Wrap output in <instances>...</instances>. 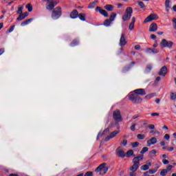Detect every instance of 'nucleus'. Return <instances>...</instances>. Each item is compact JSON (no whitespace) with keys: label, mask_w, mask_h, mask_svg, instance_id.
Instances as JSON below:
<instances>
[{"label":"nucleus","mask_w":176,"mask_h":176,"mask_svg":"<svg viewBox=\"0 0 176 176\" xmlns=\"http://www.w3.org/2000/svg\"><path fill=\"white\" fill-rule=\"evenodd\" d=\"M46 1L47 3L45 5V8L47 10L52 11V18L54 20H57L59 17L61 16L62 11L61 7L58 6L54 9L55 6H57V3H58V0H43Z\"/></svg>","instance_id":"1"},{"label":"nucleus","mask_w":176,"mask_h":176,"mask_svg":"<svg viewBox=\"0 0 176 176\" xmlns=\"http://www.w3.org/2000/svg\"><path fill=\"white\" fill-rule=\"evenodd\" d=\"M141 160H144V155L134 157L132 160L133 164L129 168L130 171H137L140 167V162Z\"/></svg>","instance_id":"2"},{"label":"nucleus","mask_w":176,"mask_h":176,"mask_svg":"<svg viewBox=\"0 0 176 176\" xmlns=\"http://www.w3.org/2000/svg\"><path fill=\"white\" fill-rule=\"evenodd\" d=\"M96 173H99V175H104L108 172V167L107 163H102L95 170Z\"/></svg>","instance_id":"3"},{"label":"nucleus","mask_w":176,"mask_h":176,"mask_svg":"<svg viewBox=\"0 0 176 176\" xmlns=\"http://www.w3.org/2000/svg\"><path fill=\"white\" fill-rule=\"evenodd\" d=\"M129 100L133 104H140L142 102V98L135 94H132L129 96Z\"/></svg>","instance_id":"4"},{"label":"nucleus","mask_w":176,"mask_h":176,"mask_svg":"<svg viewBox=\"0 0 176 176\" xmlns=\"http://www.w3.org/2000/svg\"><path fill=\"white\" fill-rule=\"evenodd\" d=\"M133 14V8L127 7L124 15L122 16L123 21H129L131 19V15Z\"/></svg>","instance_id":"5"},{"label":"nucleus","mask_w":176,"mask_h":176,"mask_svg":"<svg viewBox=\"0 0 176 176\" xmlns=\"http://www.w3.org/2000/svg\"><path fill=\"white\" fill-rule=\"evenodd\" d=\"M113 118L116 123L123 122V118L120 113V110H116L113 112Z\"/></svg>","instance_id":"6"},{"label":"nucleus","mask_w":176,"mask_h":176,"mask_svg":"<svg viewBox=\"0 0 176 176\" xmlns=\"http://www.w3.org/2000/svg\"><path fill=\"white\" fill-rule=\"evenodd\" d=\"M160 45L162 49H164V47H168L169 49H171V47H173V45H174V43H173V41H168L164 38L162 40Z\"/></svg>","instance_id":"7"},{"label":"nucleus","mask_w":176,"mask_h":176,"mask_svg":"<svg viewBox=\"0 0 176 176\" xmlns=\"http://www.w3.org/2000/svg\"><path fill=\"white\" fill-rule=\"evenodd\" d=\"M159 19V16L156 14H151L148 16H147L144 23H149L150 21H153L155 20H157Z\"/></svg>","instance_id":"8"},{"label":"nucleus","mask_w":176,"mask_h":176,"mask_svg":"<svg viewBox=\"0 0 176 176\" xmlns=\"http://www.w3.org/2000/svg\"><path fill=\"white\" fill-rule=\"evenodd\" d=\"M96 12H98L99 13H100V14H102V16H104V17H108L109 16L108 12L105 10L101 8V7L99 6L96 7Z\"/></svg>","instance_id":"9"},{"label":"nucleus","mask_w":176,"mask_h":176,"mask_svg":"<svg viewBox=\"0 0 176 176\" xmlns=\"http://www.w3.org/2000/svg\"><path fill=\"white\" fill-rule=\"evenodd\" d=\"M168 72V69H167V67L166 66H163L159 73L158 75H160V76H165L166 75H167V72Z\"/></svg>","instance_id":"10"},{"label":"nucleus","mask_w":176,"mask_h":176,"mask_svg":"<svg viewBox=\"0 0 176 176\" xmlns=\"http://www.w3.org/2000/svg\"><path fill=\"white\" fill-rule=\"evenodd\" d=\"M119 133H120V131H114L113 132H111L109 135V136H107L105 138V141H109L111 140V138H113L115 137H116V135H118V134H119Z\"/></svg>","instance_id":"11"},{"label":"nucleus","mask_w":176,"mask_h":176,"mask_svg":"<svg viewBox=\"0 0 176 176\" xmlns=\"http://www.w3.org/2000/svg\"><path fill=\"white\" fill-rule=\"evenodd\" d=\"M133 93L135 94H137V96H145L146 94V92L145 91L144 89H135L133 91Z\"/></svg>","instance_id":"12"},{"label":"nucleus","mask_w":176,"mask_h":176,"mask_svg":"<svg viewBox=\"0 0 176 176\" xmlns=\"http://www.w3.org/2000/svg\"><path fill=\"white\" fill-rule=\"evenodd\" d=\"M148 31L150 32H156L157 31V24L156 23H153L150 25Z\"/></svg>","instance_id":"13"},{"label":"nucleus","mask_w":176,"mask_h":176,"mask_svg":"<svg viewBox=\"0 0 176 176\" xmlns=\"http://www.w3.org/2000/svg\"><path fill=\"white\" fill-rule=\"evenodd\" d=\"M127 41H126V37H124V34H122L120 39V46H126Z\"/></svg>","instance_id":"14"},{"label":"nucleus","mask_w":176,"mask_h":176,"mask_svg":"<svg viewBox=\"0 0 176 176\" xmlns=\"http://www.w3.org/2000/svg\"><path fill=\"white\" fill-rule=\"evenodd\" d=\"M120 147L116 149L117 156L119 157H124L126 156V153L124 151L120 150Z\"/></svg>","instance_id":"15"},{"label":"nucleus","mask_w":176,"mask_h":176,"mask_svg":"<svg viewBox=\"0 0 176 176\" xmlns=\"http://www.w3.org/2000/svg\"><path fill=\"white\" fill-rule=\"evenodd\" d=\"M156 142H157V139L156 138H151L147 141V145L148 146H151V145H155Z\"/></svg>","instance_id":"16"},{"label":"nucleus","mask_w":176,"mask_h":176,"mask_svg":"<svg viewBox=\"0 0 176 176\" xmlns=\"http://www.w3.org/2000/svg\"><path fill=\"white\" fill-rule=\"evenodd\" d=\"M146 52L147 53L151 54H157V53H159V50L156 49V48H147L146 49Z\"/></svg>","instance_id":"17"},{"label":"nucleus","mask_w":176,"mask_h":176,"mask_svg":"<svg viewBox=\"0 0 176 176\" xmlns=\"http://www.w3.org/2000/svg\"><path fill=\"white\" fill-rule=\"evenodd\" d=\"M78 14H79V12H78V10H74L70 13V17H71V19H76V18H78Z\"/></svg>","instance_id":"18"},{"label":"nucleus","mask_w":176,"mask_h":176,"mask_svg":"<svg viewBox=\"0 0 176 176\" xmlns=\"http://www.w3.org/2000/svg\"><path fill=\"white\" fill-rule=\"evenodd\" d=\"M135 23V17H132V19H131V23H130L129 25V30L130 31H133V30H134V24Z\"/></svg>","instance_id":"19"},{"label":"nucleus","mask_w":176,"mask_h":176,"mask_svg":"<svg viewBox=\"0 0 176 176\" xmlns=\"http://www.w3.org/2000/svg\"><path fill=\"white\" fill-rule=\"evenodd\" d=\"M135 62H131V65H129L124 67L123 69V72H127V71L130 70L131 69V65H135Z\"/></svg>","instance_id":"20"},{"label":"nucleus","mask_w":176,"mask_h":176,"mask_svg":"<svg viewBox=\"0 0 176 176\" xmlns=\"http://www.w3.org/2000/svg\"><path fill=\"white\" fill-rule=\"evenodd\" d=\"M32 20H33L32 19H28V20H26V21L22 22V23H21V25L22 27H24V25H27L30 24V23H31V22L32 21Z\"/></svg>","instance_id":"21"},{"label":"nucleus","mask_w":176,"mask_h":176,"mask_svg":"<svg viewBox=\"0 0 176 176\" xmlns=\"http://www.w3.org/2000/svg\"><path fill=\"white\" fill-rule=\"evenodd\" d=\"M78 16L79 17L80 20H81L82 21H86V14L83 13H80L78 14Z\"/></svg>","instance_id":"22"},{"label":"nucleus","mask_w":176,"mask_h":176,"mask_svg":"<svg viewBox=\"0 0 176 176\" xmlns=\"http://www.w3.org/2000/svg\"><path fill=\"white\" fill-rule=\"evenodd\" d=\"M104 9H106V10H108L109 12H112L113 10V6L112 5H106L104 6Z\"/></svg>","instance_id":"23"},{"label":"nucleus","mask_w":176,"mask_h":176,"mask_svg":"<svg viewBox=\"0 0 176 176\" xmlns=\"http://www.w3.org/2000/svg\"><path fill=\"white\" fill-rule=\"evenodd\" d=\"M134 155V151L129 150L126 152V157H131Z\"/></svg>","instance_id":"24"},{"label":"nucleus","mask_w":176,"mask_h":176,"mask_svg":"<svg viewBox=\"0 0 176 176\" xmlns=\"http://www.w3.org/2000/svg\"><path fill=\"white\" fill-rule=\"evenodd\" d=\"M165 7L166 12H168V9H170V0H166L165 1Z\"/></svg>","instance_id":"25"},{"label":"nucleus","mask_w":176,"mask_h":176,"mask_svg":"<svg viewBox=\"0 0 176 176\" xmlns=\"http://www.w3.org/2000/svg\"><path fill=\"white\" fill-rule=\"evenodd\" d=\"M155 96H156V94H155V93L149 94L145 96V99L151 100V98H152V97H155Z\"/></svg>","instance_id":"26"},{"label":"nucleus","mask_w":176,"mask_h":176,"mask_svg":"<svg viewBox=\"0 0 176 176\" xmlns=\"http://www.w3.org/2000/svg\"><path fill=\"white\" fill-rule=\"evenodd\" d=\"M140 170H142L143 171H146V170H149V165L144 164L140 167Z\"/></svg>","instance_id":"27"},{"label":"nucleus","mask_w":176,"mask_h":176,"mask_svg":"<svg viewBox=\"0 0 176 176\" xmlns=\"http://www.w3.org/2000/svg\"><path fill=\"white\" fill-rule=\"evenodd\" d=\"M78 45H79V41L78 40H73L72 42L70 43V46H72V47Z\"/></svg>","instance_id":"28"},{"label":"nucleus","mask_w":176,"mask_h":176,"mask_svg":"<svg viewBox=\"0 0 176 176\" xmlns=\"http://www.w3.org/2000/svg\"><path fill=\"white\" fill-rule=\"evenodd\" d=\"M111 21L109 19H106L104 23H103V25H105V27H109V25H111Z\"/></svg>","instance_id":"29"},{"label":"nucleus","mask_w":176,"mask_h":176,"mask_svg":"<svg viewBox=\"0 0 176 176\" xmlns=\"http://www.w3.org/2000/svg\"><path fill=\"white\" fill-rule=\"evenodd\" d=\"M97 3H98V1L97 0H95L94 2L91 3L89 5L88 8L89 9H91L92 8H94L95 5L97 4Z\"/></svg>","instance_id":"30"},{"label":"nucleus","mask_w":176,"mask_h":176,"mask_svg":"<svg viewBox=\"0 0 176 176\" xmlns=\"http://www.w3.org/2000/svg\"><path fill=\"white\" fill-rule=\"evenodd\" d=\"M138 5L141 9H145V4L144 3V2L138 1Z\"/></svg>","instance_id":"31"},{"label":"nucleus","mask_w":176,"mask_h":176,"mask_svg":"<svg viewBox=\"0 0 176 176\" xmlns=\"http://www.w3.org/2000/svg\"><path fill=\"white\" fill-rule=\"evenodd\" d=\"M25 17L24 16V14H19V16L16 18L17 21H21V20H24Z\"/></svg>","instance_id":"32"},{"label":"nucleus","mask_w":176,"mask_h":176,"mask_svg":"<svg viewBox=\"0 0 176 176\" xmlns=\"http://www.w3.org/2000/svg\"><path fill=\"white\" fill-rule=\"evenodd\" d=\"M156 153H157L156 150H152L149 153L150 157H154V156H156Z\"/></svg>","instance_id":"33"},{"label":"nucleus","mask_w":176,"mask_h":176,"mask_svg":"<svg viewBox=\"0 0 176 176\" xmlns=\"http://www.w3.org/2000/svg\"><path fill=\"white\" fill-rule=\"evenodd\" d=\"M16 13H17V14H23V6H19Z\"/></svg>","instance_id":"34"},{"label":"nucleus","mask_w":176,"mask_h":176,"mask_svg":"<svg viewBox=\"0 0 176 176\" xmlns=\"http://www.w3.org/2000/svg\"><path fill=\"white\" fill-rule=\"evenodd\" d=\"M168 173V172L167 171V169H163L160 174L161 176H166Z\"/></svg>","instance_id":"35"},{"label":"nucleus","mask_w":176,"mask_h":176,"mask_svg":"<svg viewBox=\"0 0 176 176\" xmlns=\"http://www.w3.org/2000/svg\"><path fill=\"white\" fill-rule=\"evenodd\" d=\"M116 18V13H112L110 16V18H109V21H113V20H115V19Z\"/></svg>","instance_id":"36"},{"label":"nucleus","mask_w":176,"mask_h":176,"mask_svg":"<svg viewBox=\"0 0 176 176\" xmlns=\"http://www.w3.org/2000/svg\"><path fill=\"white\" fill-rule=\"evenodd\" d=\"M149 151V148L148 147H144L142 151H140V153L143 155V153H145L146 152H148Z\"/></svg>","instance_id":"37"},{"label":"nucleus","mask_w":176,"mask_h":176,"mask_svg":"<svg viewBox=\"0 0 176 176\" xmlns=\"http://www.w3.org/2000/svg\"><path fill=\"white\" fill-rule=\"evenodd\" d=\"M138 140H144L145 138V135L144 134H138L137 135Z\"/></svg>","instance_id":"38"},{"label":"nucleus","mask_w":176,"mask_h":176,"mask_svg":"<svg viewBox=\"0 0 176 176\" xmlns=\"http://www.w3.org/2000/svg\"><path fill=\"white\" fill-rule=\"evenodd\" d=\"M140 145V142H135L131 143L132 148H137Z\"/></svg>","instance_id":"39"},{"label":"nucleus","mask_w":176,"mask_h":176,"mask_svg":"<svg viewBox=\"0 0 176 176\" xmlns=\"http://www.w3.org/2000/svg\"><path fill=\"white\" fill-rule=\"evenodd\" d=\"M151 70H152V65H148L146 67V72H151Z\"/></svg>","instance_id":"40"},{"label":"nucleus","mask_w":176,"mask_h":176,"mask_svg":"<svg viewBox=\"0 0 176 176\" xmlns=\"http://www.w3.org/2000/svg\"><path fill=\"white\" fill-rule=\"evenodd\" d=\"M26 8H27L28 12H31L32 10V5H31V3L27 4Z\"/></svg>","instance_id":"41"},{"label":"nucleus","mask_w":176,"mask_h":176,"mask_svg":"<svg viewBox=\"0 0 176 176\" xmlns=\"http://www.w3.org/2000/svg\"><path fill=\"white\" fill-rule=\"evenodd\" d=\"M120 145H122L123 146H126L127 145V140H123L121 142Z\"/></svg>","instance_id":"42"},{"label":"nucleus","mask_w":176,"mask_h":176,"mask_svg":"<svg viewBox=\"0 0 176 176\" xmlns=\"http://www.w3.org/2000/svg\"><path fill=\"white\" fill-rule=\"evenodd\" d=\"M172 21H173V28L175 30H176V19L175 18H173L172 19Z\"/></svg>","instance_id":"43"},{"label":"nucleus","mask_w":176,"mask_h":176,"mask_svg":"<svg viewBox=\"0 0 176 176\" xmlns=\"http://www.w3.org/2000/svg\"><path fill=\"white\" fill-rule=\"evenodd\" d=\"M156 171H157V169H150L148 173L149 174H155V173H156Z\"/></svg>","instance_id":"44"},{"label":"nucleus","mask_w":176,"mask_h":176,"mask_svg":"<svg viewBox=\"0 0 176 176\" xmlns=\"http://www.w3.org/2000/svg\"><path fill=\"white\" fill-rule=\"evenodd\" d=\"M135 126H137V124H133L132 126H131L130 129L131 131H135Z\"/></svg>","instance_id":"45"},{"label":"nucleus","mask_w":176,"mask_h":176,"mask_svg":"<svg viewBox=\"0 0 176 176\" xmlns=\"http://www.w3.org/2000/svg\"><path fill=\"white\" fill-rule=\"evenodd\" d=\"M84 176H93V172L91 171H88L87 172Z\"/></svg>","instance_id":"46"},{"label":"nucleus","mask_w":176,"mask_h":176,"mask_svg":"<svg viewBox=\"0 0 176 176\" xmlns=\"http://www.w3.org/2000/svg\"><path fill=\"white\" fill-rule=\"evenodd\" d=\"M175 98H176V94H174V93H171V94H170V99L171 100H175Z\"/></svg>","instance_id":"47"},{"label":"nucleus","mask_w":176,"mask_h":176,"mask_svg":"<svg viewBox=\"0 0 176 176\" xmlns=\"http://www.w3.org/2000/svg\"><path fill=\"white\" fill-rule=\"evenodd\" d=\"M164 140H166V141H168L170 140V135L168 134H166L164 136Z\"/></svg>","instance_id":"48"},{"label":"nucleus","mask_w":176,"mask_h":176,"mask_svg":"<svg viewBox=\"0 0 176 176\" xmlns=\"http://www.w3.org/2000/svg\"><path fill=\"white\" fill-rule=\"evenodd\" d=\"M173 168V165H169L168 166V167L166 168V170H167V171H171V169Z\"/></svg>","instance_id":"49"},{"label":"nucleus","mask_w":176,"mask_h":176,"mask_svg":"<svg viewBox=\"0 0 176 176\" xmlns=\"http://www.w3.org/2000/svg\"><path fill=\"white\" fill-rule=\"evenodd\" d=\"M108 133H109V128H107L103 131V134H108Z\"/></svg>","instance_id":"50"},{"label":"nucleus","mask_w":176,"mask_h":176,"mask_svg":"<svg viewBox=\"0 0 176 176\" xmlns=\"http://www.w3.org/2000/svg\"><path fill=\"white\" fill-rule=\"evenodd\" d=\"M135 50H140V49H141V45H135Z\"/></svg>","instance_id":"51"},{"label":"nucleus","mask_w":176,"mask_h":176,"mask_svg":"<svg viewBox=\"0 0 176 176\" xmlns=\"http://www.w3.org/2000/svg\"><path fill=\"white\" fill-rule=\"evenodd\" d=\"M164 164H168L170 163V161L167 160H162Z\"/></svg>","instance_id":"52"},{"label":"nucleus","mask_w":176,"mask_h":176,"mask_svg":"<svg viewBox=\"0 0 176 176\" xmlns=\"http://www.w3.org/2000/svg\"><path fill=\"white\" fill-rule=\"evenodd\" d=\"M4 52H5V49L3 48L0 49V56H1V54H3Z\"/></svg>","instance_id":"53"},{"label":"nucleus","mask_w":176,"mask_h":176,"mask_svg":"<svg viewBox=\"0 0 176 176\" xmlns=\"http://www.w3.org/2000/svg\"><path fill=\"white\" fill-rule=\"evenodd\" d=\"M129 176H135V171H131L129 173Z\"/></svg>","instance_id":"54"},{"label":"nucleus","mask_w":176,"mask_h":176,"mask_svg":"<svg viewBox=\"0 0 176 176\" xmlns=\"http://www.w3.org/2000/svg\"><path fill=\"white\" fill-rule=\"evenodd\" d=\"M148 128H150L151 130H153L155 129V125L154 124H150V125H148Z\"/></svg>","instance_id":"55"},{"label":"nucleus","mask_w":176,"mask_h":176,"mask_svg":"<svg viewBox=\"0 0 176 176\" xmlns=\"http://www.w3.org/2000/svg\"><path fill=\"white\" fill-rule=\"evenodd\" d=\"M160 79H162V78H160V76L157 77L156 79H155V82L156 83V82H160Z\"/></svg>","instance_id":"56"},{"label":"nucleus","mask_w":176,"mask_h":176,"mask_svg":"<svg viewBox=\"0 0 176 176\" xmlns=\"http://www.w3.org/2000/svg\"><path fill=\"white\" fill-rule=\"evenodd\" d=\"M13 30H14V25H12L10 30H8V32H12L13 31Z\"/></svg>","instance_id":"57"},{"label":"nucleus","mask_w":176,"mask_h":176,"mask_svg":"<svg viewBox=\"0 0 176 176\" xmlns=\"http://www.w3.org/2000/svg\"><path fill=\"white\" fill-rule=\"evenodd\" d=\"M151 116H159V113H152Z\"/></svg>","instance_id":"58"},{"label":"nucleus","mask_w":176,"mask_h":176,"mask_svg":"<svg viewBox=\"0 0 176 176\" xmlns=\"http://www.w3.org/2000/svg\"><path fill=\"white\" fill-rule=\"evenodd\" d=\"M159 46V44L157 43V41H155V43L153 45V47H157Z\"/></svg>","instance_id":"59"},{"label":"nucleus","mask_w":176,"mask_h":176,"mask_svg":"<svg viewBox=\"0 0 176 176\" xmlns=\"http://www.w3.org/2000/svg\"><path fill=\"white\" fill-rule=\"evenodd\" d=\"M160 145L161 146H164V145H166V142H164V141H162L160 142Z\"/></svg>","instance_id":"60"},{"label":"nucleus","mask_w":176,"mask_h":176,"mask_svg":"<svg viewBox=\"0 0 176 176\" xmlns=\"http://www.w3.org/2000/svg\"><path fill=\"white\" fill-rule=\"evenodd\" d=\"M167 149H168V151H169V152H173V151H174V147H170Z\"/></svg>","instance_id":"61"},{"label":"nucleus","mask_w":176,"mask_h":176,"mask_svg":"<svg viewBox=\"0 0 176 176\" xmlns=\"http://www.w3.org/2000/svg\"><path fill=\"white\" fill-rule=\"evenodd\" d=\"M23 14L24 17L26 18L29 14L28 12H25L23 13Z\"/></svg>","instance_id":"62"},{"label":"nucleus","mask_w":176,"mask_h":176,"mask_svg":"<svg viewBox=\"0 0 176 176\" xmlns=\"http://www.w3.org/2000/svg\"><path fill=\"white\" fill-rule=\"evenodd\" d=\"M151 39H155V38H156V35H155V34H151Z\"/></svg>","instance_id":"63"},{"label":"nucleus","mask_w":176,"mask_h":176,"mask_svg":"<svg viewBox=\"0 0 176 176\" xmlns=\"http://www.w3.org/2000/svg\"><path fill=\"white\" fill-rule=\"evenodd\" d=\"M9 176H19V175L11 173L9 175Z\"/></svg>","instance_id":"64"}]
</instances>
